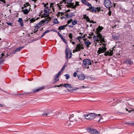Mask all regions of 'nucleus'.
Returning a JSON list of instances; mask_svg holds the SVG:
<instances>
[{"instance_id":"nucleus-1","label":"nucleus","mask_w":134,"mask_h":134,"mask_svg":"<svg viewBox=\"0 0 134 134\" xmlns=\"http://www.w3.org/2000/svg\"><path fill=\"white\" fill-rule=\"evenodd\" d=\"M103 29L102 26H99L96 29V30L95 32L97 34L96 36L94 35L93 37L94 40H96L97 42H105V41L104 40V38L100 34V32Z\"/></svg>"},{"instance_id":"nucleus-2","label":"nucleus","mask_w":134,"mask_h":134,"mask_svg":"<svg viewBox=\"0 0 134 134\" xmlns=\"http://www.w3.org/2000/svg\"><path fill=\"white\" fill-rule=\"evenodd\" d=\"M97 116L96 114L93 113H90L88 114H84L82 116L80 115L78 117L81 120L82 118L86 119L88 120H91L93 119L96 116Z\"/></svg>"},{"instance_id":"nucleus-3","label":"nucleus","mask_w":134,"mask_h":134,"mask_svg":"<svg viewBox=\"0 0 134 134\" xmlns=\"http://www.w3.org/2000/svg\"><path fill=\"white\" fill-rule=\"evenodd\" d=\"M83 64L85 66V68L88 69L89 68V66L87 65H91V62L88 59H84L83 61Z\"/></svg>"},{"instance_id":"nucleus-4","label":"nucleus","mask_w":134,"mask_h":134,"mask_svg":"<svg viewBox=\"0 0 134 134\" xmlns=\"http://www.w3.org/2000/svg\"><path fill=\"white\" fill-rule=\"evenodd\" d=\"M106 51H98L97 53L98 54H100L101 53H104V54L105 56L107 55H112L113 54V51H107V52H105Z\"/></svg>"},{"instance_id":"nucleus-5","label":"nucleus","mask_w":134,"mask_h":134,"mask_svg":"<svg viewBox=\"0 0 134 134\" xmlns=\"http://www.w3.org/2000/svg\"><path fill=\"white\" fill-rule=\"evenodd\" d=\"M104 6L108 9H110L112 7V5L110 0H104Z\"/></svg>"},{"instance_id":"nucleus-6","label":"nucleus","mask_w":134,"mask_h":134,"mask_svg":"<svg viewBox=\"0 0 134 134\" xmlns=\"http://www.w3.org/2000/svg\"><path fill=\"white\" fill-rule=\"evenodd\" d=\"M87 130L91 134H98V132L97 130L92 127L87 129Z\"/></svg>"},{"instance_id":"nucleus-7","label":"nucleus","mask_w":134,"mask_h":134,"mask_svg":"<svg viewBox=\"0 0 134 134\" xmlns=\"http://www.w3.org/2000/svg\"><path fill=\"white\" fill-rule=\"evenodd\" d=\"M65 53L66 55V59H68L69 58V54L70 55L69 58H70L71 57L72 55L71 51V52H70V51H66Z\"/></svg>"},{"instance_id":"nucleus-8","label":"nucleus","mask_w":134,"mask_h":134,"mask_svg":"<svg viewBox=\"0 0 134 134\" xmlns=\"http://www.w3.org/2000/svg\"><path fill=\"white\" fill-rule=\"evenodd\" d=\"M76 46H77L76 48V49H74L73 50H80L81 49H84L82 44H79L76 45Z\"/></svg>"},{"instance_id":"nucleus-9","label":"nucleus","mask_w":134,"mask_h":134,"mask_svg":"<svg viewBox=\"0 0 134 134\" xmlns=\"http://www.w3.org/2000/svg\"><path fill=\"white\" fill-rule=\"evenodd\" d=\"M87 10H90L91 12H93L96 13V8H95V7H92V5L89 8L87 9Z\"/></svg>"},{"instance_id":"nucleus-10","label":"nucleus","mask_w":134,"mask_h":134,"mask_svg":"<svg viewBox=\"0 0 134 134\" xmlns=\"http://www.w3.org/2000/svg\"><path fill=\"white\" fill-rule=\"evenodd\" d=\"M50 9L48 7H46L44 9V13L47 16H48L49 14V11Z\"/></svg>"},{"instance_id":"nucleus-11","label":"nucleus","mask_w":134,"mask_h":134,"mask_svg":"<svg viewBox=\"0 0 134 134\" xmlns=\"http://www.w3.org/2000/svg\"><path fill=\"white\" fill-rule=\"evenodd\" d=\"M17 51H9V52L6 54L7 55L11 57L15 54Z\"/></svg>"},{"instance_id":"nucleus-12","label":"nucleus","mask_w":134,"mask_h":134,"mask_svg":"<svg viewBox=\"0 0 134 134\" xmlns=\"http://www.w3.org/2000/svg\"><path fill=\"white\" fill-rule=\"evenodd\" d=\"M49 20H47V19H44L42 21H41L40 22L37 24L38 25H42L44 23H48Z\"/></svg>"},{"instance_id":"nucleus-13","label":"nucleus","mask_w":134,"mask_h":134,"mask_svg":"<svg viewBox=\"0 0 134 134\" xmlns=\"http://www.w3.org/2000/svg\"><path fill=\"white\" fill-rule=\"evenodd\" d=\"M77 76L80 80H83L85 79V77L83 74L78 75Z\"/></svg>"},{"instance_id":"nucleus-14","label":"nucleus","mask_w":134,"mask_h":134,"mask_svg":"<svg viewBox=\"0 0 134 134\" xmlns=\"http://www.w3.org/2000/svg\"><path fill=\"white\" fill-rule=\"evenodd\" d=\"M124 63L128 64L130 65H131L133 64L132 61L131 59H127L124 62Z\"/></svg>"},{"instance_id":"nucleus-15","label":"nucleus","mask_w":134,"mask_h":134,"mask_svg":"<svg viewBox=\"0 0 134 134\" xmlns=\"http://www.w3.org/2000/svg\"><path fill=\"white\" fill-rule=\"evenodd\" d=\"M74 4V3H72V2L71 3H69V4H68V5H66V7H67L68 8H72L75 6V5Z\"/></svg>"},{"instance_id":"nucleus-16","label":"nucleus","mask_w":134,"mask_h":134,"mask_svg":"<svg viewBox=\"0 0 134 134\" xmlns=\"http://www.w3.org/2000/svg\"><path fill=\"white\" fill-rule=\"evenodd\" d=\"M44 88V87H41L38 89H37L34 90H33V92H32V93H35L36 92H37L39 91L40 90H42Z\"/></svg>"},{"instance_id":"nucleus-17","label":"nucleus","mask_w":134,"mask_h":134,"mask_svg":"<svg viewBox=\"0 0 134 134\" xmlns=\"http://www.w3.org/2000/svg\"><path fill=\"white\" fill-rule=\"evenodd\" d=\"M64 86L66 88H72V87L71 86V84L68 83H65L64 85Z\"/></svg>"},{"instance_id":"nucleus-18","label":"nucleus","mask_w":134,"mask_h":134,"mask_svg":"<svg viewBox=\"0 0 134 134\" xmlns=\"http://www.w3.org/2000/svg\"><path fill=\"white\" fill-rule=\"evenodd\" d=\"M18 22L20 23L21 26H23V22L22 18H19L18 20Z\"/></svg>"},{"instance_id":"nucleus-19","label":"nucleus","mask_w":134,"mask_h":134,"mask_svg":"<svg viewBox=\"0 0 134 134\" xmlns=\"http://www.w3.org/2000/svg\"><path fill=\"white\" fill-rule=\"evenodd\" d=\"M50 115V113L48 112V111H46L42 114V115L44 116H49Z\"/></svg>"},{"instance_id":"nucleus-20","label":"nucleus","mask_w":134,"mask_h":134,"mask_svg":"<svg viewBox=\"0 0 134 134\" xmlns=\"http://www.w3.org/2000/svg\"><path fill=\"white\" fill-rule=\"evenodd\" d=\"M72 0H63V2H64V3L65 4H66L67 2V3L68 4H69L72 2Z\"/></svg>"},{"instance_id":"nucleus-21","label":"nucleus","mask_w":134,"mask_h":134,"mask_svg":"<svg viewBox=\"0 0 134 134\" xmlns=\"http://www.w3.org/2000/svg\"><path fill=\"white\" fill-rule=\"evenodd\" d=\"M85 44L87 47H88L91 44V42L89 41L88 40L85 42Z\"/></svg>"},{"instance_id":"nucleus-22","label":"nucleus","mask_w":134,"mask_h":134,"mask_svg":"<svg viewBox=\"0 0 134 134\" xmlns=\"http://www.w3.org/2000/svg\"><path fill=\"white\" fill-rule=\"evenodd\" d=\"M71 121L69 120V121H66L65 123V125L68 127H71V124L70 123Z\"/></svg>"},{"instance_id":"nucleus-23","label":"nucleus","mask_w":134,"mask_h":134,"mask_svg":"<svg viewBox=\"0 0 134 134\" xmlns=\"http://www.w3.org/2000/svg\"><path fill=\"white\" fill-rule=\"evenodd\" d=\"M83 19H86L87 22H88L90 20L89 17L88 16H86V14L84 15H83Z\"/></svg>"},{"instance_id":"nucleus-24","label":"nucleus","mask_w":134,"mask_h":134,"mask_svg":"<svg viewBox=\"0 0 134 134\" xmlns=\"http://www.w3.org/2000/svg\"><path fill=\"white\" fill-rule=\"evenodd\" d=\"M22 11L23 12L24 14H27L29 13V10H28V9H25L24 10H22Z\"/></svg>"},{"instance_id":"nucleus-25","label":"nucleus","mask_w":134,"mask_h":134,"mask_svg":"<svg viewBox=\"0 0 134 134\" xmlns=\"http://www.w3.org/2000/svg\"><path fill=\"white\" fill-rule=\"evenodd\" d=\"M74 117V115L73 114H72L70 115V117L69 118V119L70 121L71 122H74V120H71V118H73Z\"/></svg>"},{"instance_id":"nucleus-26","label":"nucleus","mask_w":134,"mask_h":134,"mask_svg":"<svg viewBox=\"0 0 134 134\" xmlns=\"http://www.w3.org/2000/svg\"><path fill=\"white\" fill-rule=\"evenodd\" d=\"M72 89H71L70 90H69L68 89L67 90L69 91H70L71 90H77V89H80V88H78V87H72Z\"/></svg>"},{"instance_id":"nucleus-27","label":"nucleus","mask_w":134,"mask_h":134,"mask_svg":"<svg viewBox=\"0 0 134 134\" xmlns=\"http://www.w3.org/2000/svg\"><path fill=\"white\" fill-rule=\"evenodd\" d=\"M79 5H80L79 4V2H78L76 1L75 2V6H74L72 8V9H75L77 6Z\"/></svg>"},{"instance_id":"nucleus-28","label":"nucleus","mask_w":134,"mask_h":134,"mask_svg":"<svg viewBox=\"0 0 134 134\" xmlns=\"http://www.w3.org/2000/svg\"><path fill=\"white\" fill-rule=\"evenodd\" d=\"M53 23L55 24H59V22L58 21L57 19L56 18L54 19Z\"/></svg>"},{"instance_id":"nucleus-29","label":"nucleus","mask_w":134,"mask_h":134,"mask_svg":"<svg viewBox=\"0 0 134 134\" xmlns=\"http://www.w3.org/2000/svg\"><path fill=\"white\" fill-rule=\"evenodd\" d=\"M113 38L114 40H118L119 39V36L117 35L116 36H113Z\"/></svg>"},{"instance_id":"nucleus-30","label":"nucleus","mask_w":134,"mask_h":134,"mask_svg":"<svg viewBox=\"0 0 134 134\" xmlns=\"http://www.w3.org/2000/svg\"><path fill=\"white\" fill-rule=\"evenodd\" d=\"M65 29L64 25L61 26H59L58 28V29L60 30H63Z\"/></svg>"},{"instance_id":"nucleus-31","label":"nucleus","mask_w":134,"mask_h":134,"mask_svg":"<svg viewBox=\"0 0 134 134\" xmlns=\"http://www.w3.org/2000/svg\"><path fill=\"white\" fill-rule=\"evenodd\" d=\"M117 55L118 57V58H119L120 55L122 54V52L121 51H119V52L116 54Z\"/></svg>"},{"instance_id":"nucleus-32","label":"nucleus","mask_w":134,"mask_h":134,"mask_svg":"<svg viewBox=\"0 0 134 134\" xmlns=\"http://www.w3.org/2000/svg\"><path fill=\"white\" fill-rule=\"evenodd\" d=\"M35 20L36 19H34V18H32L30 20V23H33L35 21Z\"/></svg>"},{"instance_id":"nucleus-33","label":"nucleus","mask_w":134,"mask_h":134,"mask_svg":"<svg viewBox=\"0 0 134 134\" xmlns=\"http://www.w3.org/2000/svg\"><path fill=\"white\" fill-rule=\"evenodd\" d=\"M69 37L70 39L72 40V35L71 33L69 34Z\"/></svg>"},{"instance_id":"nucleus-34","label":"nucleus","mask_w":134,"mask_h":134,"mask_svg":"<svg viewBox=\"0 0 134 134\" xmlns=\"http://www.w3.org/2000/svg\"><path fill=\"white\" fill-rule=\"evenodd\" d=\"M77 22L76 20H74L72 21V24L73 25H75L77 24Z\"/></svg>"},{"instance_id":"nucleus-35","label":"nucleus","mask_w":134,"mask_h":134,"mask_svg":"<svg viewBox=\"0 0 134 134\" xmlns=\"http://www.w3.org/2000/svg\"><path fill=\"white\" fill-rule=\"evenodd\" d=\"M32 93H33L32 92H24L23 93H22V94H23V95H27L28 94H32Z\"/></svg>"},{"instance_id":"nucleus-36","label":"nucleus","mask_w":134,"mask_h":134,"mask_svg":"<svg viewBox=\"0 0 134 134\" xmlns=\"http://www.w3.org/2000/svg\"><path fill=\"white\" fill-rule=\"evenodd\" d=\"M59 76L56 74L54 77V80H57L58 79L59 77Z\"/></svg>"},{"instance_id":"nucleus-37","label":"nucleus","mask_w":134,"mask_h":134,"mask_svg":"<svg viewBox=\"0 0 134 134\" xmlns=\"http://www.w3.org/2000/svg\"><path fill=\"white\" fill-rule=\"evenodd\" d=\"M24 48V46L21 47L16 48L15 50H20Z\"/></svg>"},{"instance_id":"nucleus-38","label":"nucleus","mask_w":134,"mask_h":134,"mask_svg":"<svg viewBox=\"0 0 134 134\" xmlns=\"http://www.w3.org/2000/svg\"><path fill=\"white\" fill-rule=\"evenodd\" d=\"M65 76H66V79H68L70 78V75L69 74H66L65 75Z\"/></svg>"},{"instance_id":"nucleus-39","label":"nucleus","mask_w":134,"mask_h":134,"mask_svg":"<svg viewBox=\"0 0 134 134\" xmlns=\"http://www.w3.org/2000/svg\"><path fill=\"white\" fill-rule=\"evenodd\" d=\"M0 1L2 2V3H1L4 5L5 6V4L6 1L5 0H0Z\"/></svg>"},{"instance_id":"nucleus-40","label":"nucleus","mask_w":134,"mask_h":134,"mask_svg":"<svg viewBox=\"0 0 134 134\" xmlns=\"http://www.w3.org/2000/svg\"><path fill=\"white\" fill-rule=\"evenodd\" d=\"M69 16H70L71 17L72 16H75V14L74 13H69Z\"/></svg>"},{"instance_id":"nucleus-41","label":"nucleus","mask_w":134,"mask_h":134,"mask_svg":"<svg viewBox=\"0 0 134 134\" xmlns=\"http://www.w3.org/2000/svg\"><path fill=\"white\" fill-rule=\"evenodd\" d=\"M29 5V3H26L25 4H24V8H26Z\"/></svg>"},{"instance_id":"nucleus-42","label":"nucleus","mask_w":134,"mask_h":134,"mask_svg":"<svg viewBox=\"0 0 134 134\" xmlns=\"http://www.w3.org/2000/svg\"><path fill=\"white\" fill-rule=\"evenodd\" d=\"M86 5L89 7L90 6H91V4L89 2H87V3H86L85 4Z\"/></svg>"},{"instance_id":"nucleus-43","label":"nucleus","mask_w":134,"mask_h":134,"mask_svg":"<svg viewBox=\"0 0 134 134\" xmlns=\"http://www.w3.org/2000/svg\"><path fill=\"white\" fill-rule=\"evenodd\" d=\"M85 37V35H84L83 36H80L78 37V39H80L82 38H84Z\"/></svg>"},{"instance_id":"nucleus-44","label":"nucleus","mask_w":134,"mask_h":134,"mask_svg":"<svg viewBox=\"0 0 134 134\" xmlns=\"http://www.w3.org/2000/svg\"><path fill=\"white\" fill-rule=\"evenodd\" d=\"M81 2L83 4H85L87 2L86 0H81Z\"/></svg>"},{"instance_id":"nucleus-45","label":"nucleus","mask_w":134,"mask_h":134,"mask_svg":"<svg viewBox=\"0 0 134 134\" xmlns=\"http://www.w3.org/2000/svg\"><path fill=\"white\" fill-rule=\"evenodd\" d=\"M95 8H96V11L97 10L98 12H99L100 11V7H95Z\"/></svg>"},{"instance_id":"nucleus-46","label":"nucleus","mask_w":134,"mask_h":134,"mask_svg":"<svg viewBox=\"0 0 134 134\" xmlns=\"http://www.w3.org/2000/svg\"><path fill=\"white\" fill-rule=\"evenodd\" d=\"M78 119L77 117H76L75 118V119H74L73 118H71V120H73L74 121H78Z\"/></svg>"},{"instance_id":"nucleus-47","label":"nucleus","mask_w":134,"mask_h":134,"mask_svg":"<svg viewBox=\"0 0 134 134\" xmlns=\"http://www.w3.org/2000/svg\"><path fill=\"white\" fill-rule=\"evenodd\" d=\"M72 21V19H71L70 20H68L67 22V23L68 24H70V23H71V22Z\"/></svg>"},{"instance_id":"nucleus-48","label":"nucleus","mask_w":134,"mask_h":134,"mask_svg":"<svg viewBox=\"0 0 134 134\" xmlns=\"http://www.w3.org/2000/svg\"><path fill=\"white\" fill-rule=\"evenodd\" d=\"M35 27L36 29H38L40 27V26L36 24L35 26Z\"/></svg>"},{"instance_id":"nucleus-49","label":"nucleus","mask_w":134,"mask_h":134,"mask_svg":"<svg viewBox=\"0 0 134 134\" xmlns=\"http://www.w3.org/2000/svg\"><path fill=\"white\" fill-rule=\"evenodd\" d=\"M64 13V12H59L58 13V14H57L56 15H57L58 16V17L60 15V14H61V13Z\"/></svg>"},{"instance_id":"nucleus-50","label":"nucleus","mask_w":134,"mask_h":134,"mask_svg":"<svg viewBox=\"0 0 134 134\" xmlns=\"http://www.w3.org/2000/svg\"><path fill=\"white\" fill-rule=\"evenodd\" d=\"M7 24L8 25L10 26H12V23L7 22Z\"/></svg>"},{"instance_id":"nucleus-51","label":"nucleus","mask_w":134,"mask_h":134,"mask_svg":"<svg viewBox=\"0 0 134 134\" xmlns=\"http://www.w3.org/2000/svg\"><path fill=\"white\" fill-rule=\"evenodd\" d=\"M77 75V73L76 72H75L73 74V76L75 77H76V76Z\"/></svg>"},{"instance_id":"nucleus-52","label":"nucleus","mask_w":134,"mask_h":134,"mask_svg":"<svg viewBox=\"0 0 134 134\" xmlns=\"http://www.w3.org/2000/svg\"><path fill=\"white\" fill-rule=\"evenodd\" d=\"M59 113H58V112H57L55 114H54V116H55V118H57V115H58L59 114Z\"/></svg>"},{"instance_id":"nucleus-53","label":"nucleus","mask_w":134,"mask_h":134,"mask_svg":"<svg viewBox=\"0 0 134 134\" xmlns=\"http://www.w3.org/2000/svg\"><path fill=\"white\" fill-rule=\"evenodd\" d=\"M88 22H89L90 23H92L93 24H94L96 23V22H94L93 21H90V20Z\"/></svg>"},{"instance_id":"nucleus-54","label":"nucleus","mask_w":134,"mask_h":134,"mask_svg":"<svg viewBox=\"0 0 134 134\" xmlns=\"http://www.w3.org/2000/svg\"><path fill=\"white\" fill-rule=\"evenodd\" d=\"M109 12L108 14L109 16H110L111 15V12L110 9H109Z\"/></svg>"},{"instance_id":"nucleus-55","label":"nucleus","mask_w":134,"mask_h":134,"mask_svg":"<svg viewBox=\"0 0 134 134\" xmlns=\"http://www.w3.org/2000/svg\"><path fill=\"white\" fill-rule=\"evenodd\" d=\"M65 67V65H64L63 68L61 69V71H63Z\"/></svg>"},{"instance_id":"nucleus-56","label":"nucleus","mask_w":134,"mask_h":134,"mask_svg":"<svg viewBox=\"0 0 134 134\" xmlns=\"http://www.w3.org/2000/svg\"><path fill=\"white\" fill-rule=\"evenodd\" d=\"M50 31L48 30H46V31H45V32H44V33L46 34L48 33L49 32H50Z\"/></svg>"},{"instance_id":"nucleus-57","label":"nucleus","mask_w":134,"mask_h":134,"mask_svg":"<svg viewBox=\"0 0 134 134\" xmlns=\"http://www.w3.org/2000/svg\"><path fill=\"white\" fill-rule=\"evenodd\" d=\"M4 60L2 59L0 60V64L4 62Z\"/></svg>"},{"instance_id":"nucleus-58","label":"nucleus","mask_w":134,"mask_h":134,"mask_svg":"<svg viewBox=\"0 0 134 134\" xmlns=\"http://www.w3.org/2000/svg\"><path fill=\"white\" fill-rule=\"evenodd\" d=\"M62 72V71H61V70H60V71H59V72H58V73L57 74H57V75H58L59 76L60 75V74H61V72Z\"/></svg>"},{"instance_id":"nucleus-59","label":"nucleus","mask_w":134,"mask_h":134,"mask_svg":"<svg viewBox=\"0 0 134 134\" xmlns=\"http://www.w3.org/2000/svg\"><path fill=\"white\" fill-rule=\"evenodd\" d=\"M54 3H51L50 4V7H53V6L54 5Z\"/></svg>"},{"instance_id":"nucleus-60","label":"nucleus","mask_w":134,"mask_h":134,"mask_svg":"<svg viewBox=\"0 0 134 134\" xmlns=\"http://www.w3.org/2000/svg\"><path fill=\"white\" fill-rule=\"evenodd\" d=\"M79 88H80V89H81L82 88H86V87H85L84 86H82V87H80Z\"/></svg>"},{"instance_id":"nucleus-61","label":"nucleus","mask_w":134,"mask_h":134,"mask_svg":"<svg viewBox=\"0 0 134 134\" xmlns=\"http://www.w3.org/2000/svg\"><path fill=\"white\" fill-rule=\"evenodd\" d=\"M65 16H66V18H69V14H66L65 15Z\"/></svg>"},{"instance_id":"nucleus-62","label":"nucleus","mask_w":134,"mask_h":134,"mask_svg":"<svg viewBox=\"0 0 134 134\" xmlns=\"http://www.w3.org/2000/svg\"><path fill=\"white\" fill-rule=\"evenodd\" d=\"M4 54L3 53H2V54H1V55H2V56H1V57L0 58L1 59L3 57V56H4Z\"/></svg>"},{"instance_id":"nucleus-63","label":"nucleus","mask_w":134,"mask_h":134,"mask_svg":"<svg viewBox=\"0 0 134 134\" xmlns=\"http://www.w3.org/2000/svg\"><path fill=\"white\" fill-rule=\"evenodd\" d=\"M57 33H58V36L59 37H60L61 36H62L61 34H60L59 32H57Z\"/></svg>"},{"instance_id":"nucleus-64","label":"nucleus","mask_w":134,"mask_h":134,"mask_svg":"<svg viewBox=\"0 0 134 134\" xmlns=\"http://www.w3.org/2000/svg\"><path fill=\"white\" fill-rule=\"evenodd\" d=\"M62 41H63L64 42V43H67V42H66L65 39H64V38L63 40H62Z\"/></svg>"}]
</instances>
